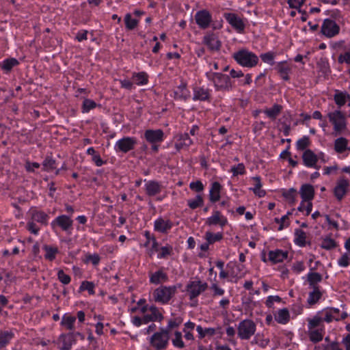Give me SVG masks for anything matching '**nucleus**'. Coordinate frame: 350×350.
I'll list each match as a JSON object with an SVG mask.
<instances>
[{"label": "nucleus", "instance_id": "6ab92c4d", "mask_svg": "<svg viewBox=\"0 0 350 350\" xmlns=\"http://www.w3.org/2000/svg\"><path fill=\"white\" fill-rule=\"evenodd\" d=\"M144 137L150 144L161 143L164 139V133L161 129H148L144 133Z\"/></svg>", "mask_w": 350, "mask_h": 350}, {"label": "nucleus", "instance_id": "20e7f679", "mask_svg": "<svg viewBox=\"0 0 350 350\" xmlns=\"http://www.w3.org/2000/svg\"><path fill=\"white\" fill-rule=\"evenodd\" d=\"M177 292L176 286L161 285L152 293L154 301L157 303L165 305L169 304L171 299Z\"/></svg>", "mask_w": 350, "mask_h": 350}, {"label": "nucleus", "instance_id": "f257e3e1", "mask_svg": "<svg viewBox=\"0 0 350 350\" xmlns=\"http://www.w3.org/2000/svg\"><path fill=\"white\" fill-rule=\"evenodd\" d=\"M321 320L319 315L307 319L308 336L310 340L314 343L321 341L325 334V325L321 323Z\"/></svg>", "mask_w": 350, "mask_h": 350}, {"label": "nucleus", "instance_id": "7c9ffc66", "mask_svg": "<svg viewBox=\"0 0 350 350\" xmlns=\"http://www.w3.org/2000/svg\"><path fill=\"white\" fill-rule=\"evenodd\" d=\"M295 243L299 247H304L307 244L310 245L311 242H306V233L301 229H295Z\"/></svg>", "mask_w": 350, "mask_h": 350}, {"label": "nucleus", "instance_id": "774afa93", "mask_svg": "<svg viewBox=\"0 0 350 350\" xmlns=\"http://www.w3.org/2000/svg\"><path fill=\"white\" fill-rule=\"evenodd\" d=\"M160 250L161 252L158 254L159 258H165L172 253V247L170 245L161 247Z\"/></svg>", "mask_w": 350, "mask_h": 350}, {"label": "nucleus", "instance_id": "7ed1b4c3", "mask_svg": "<svg viewBox=\"0 0 350 350\" xmlns=\"http://www.w3.org/2000/svg\"><path fill=\"white\" fill-rule=\"evenodd\" d=\"M232 57L238 64L246 68H253L256 66L259 62L258 57L254 53L245 49L239 50L234 53Z\"/></svg>", "mask_w": 350, "mask_h": 350}, {"label": "nucleus", "instance_id": "ea45409f", "mask_svg": "<svg viewBox=\"0 0 350 350\" xmlns=\"http://www.w3.org/2000/svg\"><path fill=\"white\" fill-rule=\"evenodd\" d=\"M252 179L255 182V184L254 187L251 189L253 191L254 193L258 197H264L266 195V191L263 189H261L262 183L260 177L256 176L253 177Z\"/></svg>", "mask_w": 350, "mask_h": 350}, {"label": "nucleus", "instance_id": "e2e57ef3", "mask_svg": "<svg viewBox=\"0 0 350 350\" xmlns=\"http://www.w3.org/2000/svg\"><path fill=\"white\" fill-rule=\"evenodd\" d=\"M310 144V138L308 136H304L297 142V149L299 150H304L309 146Z\"/></svg>", "mask_w": 350, "mask_h": 350}, {"label": "nucleus", "instance_id": "2eb2a0df", "mask_svg": "<svg viewBox=\"0 0 350 350\" xmlns=\"http://www.w3.org/2000/svg\"><path fill=\"white\" fill-rule=\"evenodd\" d=\"M29 215L33 222H38L44 226L49 224V215L36 207H31L29 211Z\"/></svg>", "mask_w": 350, "mask_h": 350}, {"label": "nucleus", "instance_id": "13d9d810", "mask_svg": "<svg viewBox=\"0 0 350 350\" xmlns=\"http://www.w3.org/2000/svg\"><path fill=\"white\" fill-rule=\"evenodd\" d=\"M336 242L330 237H325L323 239L321 247L325 250H329L336 247Z\"/></svg>", "mask_w": 350, "mask_h": 350}, {"label": "nucleus", "instance_id": "f3484780", "mask_svg": "<svg viewBox=\"0 0 350 350\" xmlns=\"http://www.w3.org/2000/svg\"><path fill=\"white\" fill-rule=\"evenodd\" d=\"M193 100L210 103L211 101V90L204 87H194L193 88Z\"/></svg>", "mask_w": 350, "mask_h": 350}, {"label": "nucleus", "instance_id": "f704fd0d", "mask_svg": "<svg viewBox=\"0 0 350 350\" xmlns=\"http://www.w3.org/2000/svg\"><path fill=\"white\" fill-rule=\"evenodd\" d=\"M347 99L350 100V95L347 92L336 90L335 94L334 96V100L335 103L339 107L345 105Z\"/></svg>", "mask_w": 350, "mask_h": 350}, {"label": "nucleus", "instance_id": "dca6fc26", "mask_svg": "<svg viewBox=\"0 0 350 350\" xmlns=\"http://www.w3.org/2000/svg\"><path fill=\"white\" fill-rule=\"evenodd\" d=\"M228 224L227 218L224 216L221 213L217 210H214L211 217H208L205 221V224L208 226H219L221 228Z\"/></svg>", "mask_w": 350, "mask_h": 350}, {"label": "nucleus", "instance_id": "bb28decb", "mask_svg": "<svg viewBox=\"0 0 350 350\" xmlns=\"http://www.w3.org/2000/svg\"><path fill=\"white\" fill-rule=\"evenodd\" d=\"M162 185L156 180H149L145 184L146 193L148 196H154L161 193Z\"/></svg>", "mask_w": 350, "mask_h": 350}, {"label": "nucleus", "instance_id": "79ce46f5", "mask_svg": "<svg viewBox=\"0 0 350 350\" xmlns=\"http://www.w3.org/2000/svg\"><path fill=\"white\" fill-rule=\"evenodd\" d=\"M270 342L269 338H265L263 334L258 333L252 340V345H257L261 348H265Z\"/></svg>", "mask_w": 350, "mask_h": 350}, {"label": "nucleus", "instance_id": "09e8293b", "mask_svg": "<svg viewBox=\"0 0 350 350\" xmlns=\"http://www.w3.org/2000/svg\"><path fill=\"white\" fill-rule=\"evenodd\" d=\"M329 309L332 312L334 321H339L340 320L345 319L348 317V313L347 312H341L339 308L329 307Z\"/></svg>", "mask_w": 350, "mask_h": 350}, {"label": "nucleus", "instance_id": "a18cd8bd", "mask_svg": "<svg viewBox=\"0 0 350 350\" xmlns=\"http://www.w3.org/2000/svg\"><path fill=\"white\" fill-rule=\"evenodd\" d=\"M144 236L146 239V241L144 243L145 247H148L150 242H152V250L154 251L159 250V243L152 234H151L149 231L146 230L144 232Z\"/></svg>", "mask_w": 350, "mask_h": 350}, {"label": "nucleus", "instance_id": "4c0bfd02", "mask_svg": "<svg viewBox=\"0 0 350 350\" xmlns=\"http://www.w3.org/2000/svg\"><path fill=\"white\" fill-rule=\"evenodd\" d=\"M14 334L12 331H0V348H4L14 338Z\"/></svg>", "mask_w": 350, "mask_h": 350}, {"label": "nucleus", "instance_id": "e433bc0d", "mask_svg": "<svg viewBox=\"0 0 350 350\" xmlns=\"http://www.w3.org/2000/svg\"><path fill=\"white\" fill-rule=\"evenodd\" d=\"M19 64V62L16 58H7L0 62V68L5 72H9L12 69Z\"/></svg>", "mask_w": 350, "mask_h": 350}, {"label": "nucleus", "instance_id": "412c9836", "mask_svg": "<svg viewBox=\"0 0 350 350\" xmlns=\"http://www.w3.org/2000/svg\"><path fill=\"white\" fill-rule=\"evenodd\" d=\"M149 277L150 283L155 285L167 282L169 280L167 273L163 271V268L159 269L154 273L150 272Z\"/></svg>", "mask_w": 350, "mask_h": 350}, {"label": "nucleus", "instance_id": "6e6d98bb", "mask_svg": "<svg viewBox=\"0 0 350 350\" xmlns=\"http://www.w3.org/2000/svg\"><path fill=\"white\" fill-rule=\"evenodd\" d=\"M172 342L175 347L183 349L185 347V343L183 340L182 333L179 331L174 332V338L172 340Z\"/></svg>", "mask_w": 350, "mask_h": 350}, {"label": "nucleus", "instance_id": "b1692460", "mask_svg": "<svg viewBox=\"0 0 350 350\" xmlns=\"http://www.w3.org/2000/svg\"><path fill=\"white\" fill-rule=\"evenodd\" d=\"M76 341L77 339L74 338L73 332L62 334L58 338V342L62 343V346L60 347L61 350H70Z\"/></svg>", "mask_w": 350, "mask_h": 350}, {"label": "nucleus", "instance_id": "4be33fe9", "mask_svg": "<svg viewBox=\"0 0 350 350\" xmlns=\"http://www.w3.org/2000/svg\"><path fill=\"white\" fill-rule=\"evenodd\" d=\"M150 314L144 315V323L147 324L150 322L159 321L161 322L164 317L161 312H160L159 308L155 306H151L149 308Z\"/></svg>", "mask_w": 350, "mask_h": 350}, {"label": "nucleus", "instance_id": "1a4fd4ad", "mask_svg": "<svg viewBox=\"0 0 350 350\" xmlns=\"http://www.w3.org/2000/svg\"><path fill=\"white\" fill-rule=\"evenodd\" d=\"M207 288L208 284L206 282H202L199 279L190 281L186 286V291L189 294V299L191 301L198 297Z\"/></svg>", "mask_w": 350, "mask_h": 350}, {"label": "nucleus", "instance_id": "0e129e2a", "mask_svg": "<svg viewBox=\"0 0 350 350\" xmlns=\"http://www.w3.org/2000/svg\"><path fill=\"white\" fill-rule=\"evenodd\" d=\"M95 285L92 282L83 281L80 286L81 291L87 290L90 295H94Z\"/></svg>", "mask_w": 350, "mask_h": 350}, {"label": "nucleus", "instance_id": "0eeeda50", "mask_svg": "<svg viewBox=\"0 0 350 350\" xmlns=\"http://www.w3.org/2000/svg\"><path fill=\"white\" fill-rule=\"evenodd\" d=\"M329 122L334 126V130L340 133L347 128L346 118L345 114L340 110H335L327 114Z\"/></svg>", "mask_w": 350, "mask_h": 350}, {"label": "nucleus", "instance_id": "423d86ee", "mask_svg": "<svg viewBox=\"0 0 350 350\" xmlns=\"http://www.w3.org/2000/svg\"><path fill=\"white\" fill-rule=\"evenodd\" d=\"M256 323L251 319L241 321L237 327V335L241 340H249L255 334Z\"/></svg>", "mask_w": 350, "mask_h": 350}, {"label": "nucleus", "instance_id": "2f4dec72", "mask_svg": "<svg viewBox=\"0 0 350 350\" xmlns=\"http://www.w3.org/2000/svg\"><path fill=\"white\" fill-rule=\"evenodd\" d=\"M322 280V275L317 272L310 271L307 275V281L309 284L310 288H311L319 287L318 283L321 282Z\"/></svg>", "mask_w": 350, "mask_h": 350}, {"label": "nucleus", "instance_id": "8fccbe9b", "mask_svg": "<svg viewBox=\"0 0 350 350\" xmlns=\"http://www.w3.org/2000/svg\"><path fill=\"white\" fill-rule=\"evenodd\" d=\"M196 331L198 333V338L200 339L204 338L206 335L211 336L215 334V328L208 327L204 329L201 325L196 327Z\"/></svg>", "mask_w": 350, "mask_h": 350}, {"label": "nucleus", "instance_id": "9d476101", "mask_svg": "<svg viewBox=\"0 0 350 350\" xmlns=\"http://www.w3.org/2000/svg\"><path fill=\"white\" fill-rule=\"evenodd\" d=\"M137 144V139L133 137H124L118 140L114 146L117 152L127 153L135 148Z\"/></svg>", "mask_w": 350, "mask_h": 350}, {"label": "nucleus", "instance_id": "c03bdc74", "mask_svg": "<svg viewBox=\"0 0 350 350\" xmlns=\"http://www.w3.org/2000/svg\"><path fill=\"white\" fill-rule=\"evenodd\" d=\"M133 79L137 85H144L148 82V75L145 72H134Z\"/></svg>", "mask_w": 350, "mask_h": 350}, {"label": "nucleus", "instance_id": "393cba45", "mask_svg": "<svg viewBox=\"0 0 350 350\" xmlns=\"http://www.w3.org/2000/svg\"><path fill=\"white\" fill-rule=\"evenodd\" d=\"M173 226L172 222L170 220H165L159 217L154 221V229L155 231L167 233Z\"/></svg>", "mask_w": 350, "mask_h": 350}, {"label": "nucleus", "instance_id": "603ef678", "mask_svg": "<svg viewBox=\"0 0 350 350\" xmlns=\"http://www.w3.org/2000/svg\"><path fill=\"white\" fill-rule=\"evenodd\" d=\"M96 103L93 100L85 98L82 104L81 111L83 113H88L90 110L96 108Z\"/></svg>", "mask_w": 350, "mask_h": 350}, {"label": "nucleus", "instance_id": "ddd939ff", "mask_svg": "<svg viewBox=\"0 0 350 350\" xmlns=\"http://www.w3.org/2000/svg\"><path fill=\"white\" fill-rule=\"evenodd\" d=\"M194 17L196 24L202 29H207L212 22V16L207 10L198 11Z\"/></svg>", "mask_w": 350, "mask_h": 350}, {"label": "nucleus", "instance_id": "69168bd1", "mask_svg": "<svg viewBox=\"0 0 350 350\" xmlns=\"http://www.w3.org/2000/svg\"><path fill=\"white\" fill-rule=\"evenodd\" d=\"M315 350H342L339 347L337 342H332L328 345H322V346L315 347Z\"/></svg>", "mask_w": 350, "mask_h": 350}, {"label": "nucleus", "instance_id": "58836bf2", "mask_svg": "<svg viewBox=\"0 0 350 350\" xmlns=\"http://www.w3.org/2000/svg\"><path fill=\"white\" fill-rule=\"evenodd\" d=\"M75 317L65 314L62 317L61 325L65 327L68 330H73L75 329Z\"/></svg>", "mask_w": 350, "mask_h": 350}, {"label": "nucleus", "instance_id": "c756f323", "mask_svg": "<svg viewBox=\"0 0 350 350\" xmlns=\"http://www.w3.org/2000/svg\"><path fill=\"white\" fill-rule=\"evenodd\" d=\"M221 186L219 182H214L211 184L209 191V200L211 202L215 203L220 199V192Z\"/></svg>", "mask_w": 350, "mask_h": 350}, {"label": "nucleus", "instance_id": "680f3d73", "mask_svg": "<svg viewBox=\"0 0 350 350\" xmlns=\"http://www.w3.org/2000/svg\"><path fill=\"white\" fill-rule=\"evenodd\" d=\"M230 172L232 173L233 176L243 175L245 174V165L243 163H241L237 165H233L231 167Z\"/></svg>", "mask_w": 350, "mask_h": 350}, {"label": "nucleus", "instance_id": "5fc2aeb1", "mask_svg": "<svg viewBox=\"0 0 350 350\" xmlns=\"http://www.w3.org/2000/svg\"><path fill=\"white\" fill-rule=\"evenodd\" d=\"M182 319L180 317L171 319L168 321L167 325L166 327L163 328V330H165L168 334L170 335V331L174 329L179 327V325L182 323Z\"/></svg>", "mask_w": 350, "mask_h": 350}, {"label": "nucleus", "instance_id": "864d4df0", "mask_svg": "<svg viewBox=\"0 0 350 350\" xmlns=\"http://www.w3.org/2000/svg\"><path fill=\"white\" fill-rule=\"evenodd\" d=\"M204 204L203 198L200 195H197L195 199L189 200L187 205L191 209H196L198 207L202 206Z\"/></svg>", "mask_w": 350, "mask_h": 350}, {"label": "nucleus", "instance_id": "6e6552de", "mask_svg": "<svg viewBox=\"0 0 350 350\" xmlns=\"http://www.w3.org/2000/svg\"><path fill=\"white\" fill-rule=\"evenodd\" d=\"M73 220L70 216L61 215L55 218L51 223V228L55 231L57 228L70 234L72 230Z\"/></svg>", "mask_w": 350, "mask_h": 350}, {"label": "nucleus", "instance_id": "4468645a", "mask_svg": "<svg viewBox=\"0 0 350 350\" xmlns=\"http://www.w3.org/2000/svg\"><path fill=\"white\" fill-rule=\"evenodd\" d=\"M224 17L238 33H243L244 31L245 23L237 14L234 13H224Z\"/></svg>", "mask_w": 350, "mask_h": 350}, {"label": "nucleus", "instance_id": "39448f33", "mask_svg": "<svg viewBox=\"0 0 350 350\" xmlns=\"http://www.w3.org/2000/svg\"><path fill=\"white\" fill-rule=\"evenodd\" d=\"M170 340L168 333L160 328L159 332L154 333L150 338V345L154 350H164L167 347Z\"/></svg>", "mask_w": 350, "mask_h": 350}, {"label": "nucleus", "instance_id": "aec40b11", "mask_svg": "<svg viewBox=\"0 0 350 350\" xmlns=\"http://www.w3.org/2000/svg\"><path fill=\"white\" fill-rule=\"evenodd\" d=\"M203 43L212 51H219L221 46V43L217 36L213 33L205 35L203 38Z\"/></svg>", "mask_w": 350, "mask_h": 350}, {"label": "nucleus", "instance_id": "a878e982", "mask_svg": "<svg viewBox=\"0 0 350 350\" xmlns=\"http://www.w3.org/2000/svg\"><path fill=\"white\" fill-rule=\"evenodd\" d=\"M288 252L282 250L277 249L269 252V260L273 264L283 262L288 257Z\"/></svg>", "mask_w": 350, "mask_h": 350}, {"label": "nucleus", "instance_id": "c85d7f7f", "mask_svg": "<svg viewBox=\"0 0 350 350\" xmlns=\"http://www.w3.org/2000/svg\"><path fill=\"white\" fill-rule=\"evenodd\" d=\"M176 99L186 100L190 97V92L187 88V83L182 81L174 92Z\"/></svg>", "mask_w": 350, "mask_h": 350}, {"label": "nucleus", "instance_id": "72a5a7b5", "mask_svg": "<svg viewBox=\"0 0 350 350\" xmlns=\"http://www.w3.org/2000/svg\"><path fill=\"white\" fill-rule=\"evenodd\" d=\"M275 320L280 324L285 325L290 321V314L287 308L280 309L275 314Z\"/></svg>", "mask_w": 350, "mask_h": 350}, {"label": "nucleus", "instance_id": "37998d69", "mask_svg": "<svg viewBox=\"0 0 350 350\" xmlns=\"http://www.w3.org/2000/svg\"><path fill=\"white\" fill-rule=\"evenodd\" d=\"M206 241L210 243L211 245L219 242L224 238V234L222 232H219L217 233H213L210 231H207L204 235Z\"/></svg>", "mask_w": 350, "mask_h": 350}, {"label": "nucleus", "instance_id": "473e14b6", "mask_svg": "<svg viewBox=\"0 0 350 350\" xmlns=\"http://www.w3.org/2000/svg\"><path fill=\"white\" fill-rule=\"evenodd\" d=\"M283 107L279 104H274L271 108H266L264 113L272 120H274L281 113Z\"/></svg>", "mask_w": 350, "mask_h": 350}, {"label": "nucleus", "instance_id": "bf43d9fd", "mask_svg": "<svg viewBox=\"0 0 350 350\" xmlns=\"http://www.w3.org/2000/svg\"><path fill=\"white\" fill-rule=\"evenodd\" d=\"M283 196L288 200L289 203L293 204L295 202L297 196V190L294 188H291L283 192Z\"/></svg>", "mask_w": 350, "mask_h": 350}, {"label": "nucleus", "instance_id": "49530a36", "mask_svg": "<svg viewBox=\"0 0 350 350\" xmlns=\"http://www.w3.org/2000/svg\"><path fill=\"white\" fill-rule=\"evenodd\" d=\"M316 315L320 316V319H322L321 323H323L324 321L326 323H331L334 321L329 307L324 308L321 311L318 312Z\"/></svg>", "mask_w": 350, "mask_h": 350}, {"label": "nucleus", "instance_id": "de8ad7c7", "mask_svg": "<svg viewBox=\"0 0 350 350\" xmlns=\"http://www.w3.org/2000/svg\"><path fill=\"white\" fill-rule=\"evenodd\" d=\"M43 249L46 252L44 255L46 259L52 261L55 258L56 254L58 253L57 247L45 245Z\"/></svg>", "mask_w": 350, "mask_h": 350}, {"label": "nucleus", "instance_id": "3c124183", "mask_svg": "<svg viewBox=\"0 0 350 350\" xmlns=\"http://www.w3.org/2000/svg\"><path fill=\"white\" fill-rule=\"evenodd\" d=\"M138 20L133 18L130 13H127L124 17V23L127 30L134 29L138 25Z\"/></svg>", "mask_w": 350, "mask_h": 350}, {"label": "nucleus", "instance_id": "a211bd4d", "mask_svg": "<svg viewBox=\"0 0 350 350\" xmlns=\"http://www.w3.org/2000/svg\"><path fill=\"white\" fill-rule=\"evenodd\" d=\"M303 163L308 167L315 168L319 170L320 166L317 165L318 157L310 149H306L301 156Z\"/></svg>", "mask_w": 350, "mask_h": 350}, {"label": "nucleus", "instance_id": "338daca9", "mask_svg": "<svg viewBox=\"0 0 350 350\" xmlns=\"http://www.w3.org/2000/svg\"><path fill=\"white\" fill-rule=\"evenodd\" d=\"M57 278L63 284H68L71 281L70 275L66 274L62 269L57 271Z\"/></svg>", "mask_w": 350, "mask_h": 350}, {"label": "nucleus", "instance_id": "052dcab7", "mask_svg": "<svg viewBox=\"0 0 350 350\" xmlns=\"http://www.w3.org/2000/svg\"><path fill=\"white\" fill-rule=\"evenodd\" d=\"M275 57V53L269 51L265 53H262L260 55L262 61L265 63H267L269 65L273 66L274 64V58Z\"/></svg>", "mask_w": 350, "mask_h": 350}, {"label": "nucleus", "instance_id": "f03ea898", "mask_svg": "<svg viewBox=\"0 0 350 350\" xmlns=\"http://www.w3.org/2000/svg\"><path fill=\"white\" fill-rule=\"evenodd\" d=\"M207 79L213 83L216 91L229 92L232 89L230 78L221 72H207Z\"/></svg>", "mask_w": 350, "mask_h": 350}, {"label": "nucleus", "instance_id": "5701e85b", "mask_svg": "<svg viewBox=\"0 0 350 350\" xmlns=\"http://www.w3.org/2000/svg\"><path fill=\"white\" fill-rule=\"evenodd\" d=\"M275 69L283 80L286 81L290 80L289 74L291 72L292 66L287 62H278L275 65Z\"/></svg>", "mask_w": 350, "mask_h": 350}, {"label": "nucleus", "instance_id": "cd10ccee", "mask_svg": "<svg viewBox=\"0 0 350 350\" xmlns=\"http://www.w3.org/2000/svg\"><path fill=\"white\" fill-rule=\"evenodd\" d=\"M299 193L303 201H312L314 197V189L310 184L301 185Z\"/></svg>", "mask_w": 350, "mask_h": 350}, {"label": "nucleus", "instance_id": "f8f14e48", "mask_svg": "<svg viewBox=\"0 0 350 350\" xmlns=\"http://www.w3.org/2000/svg\"><path fill=\"white\" fill-rule=\"evenodd\" d=\"M349 181L345 176L340 177L336 182L333 192L336 198L341 201L349 191Z\"/></svg>", "mask_w": 350, "mask_h": 350}, {"label": "nucleus", "instance_id": "4d7b16f0", "mask_svg": "<svg viewBox=\"0 0 350 350\" xmlns=\"http://www.w3.org/2000/svg\"><path fill=\"white\" fill-rule=\"evenodd\" d=\"M43 170L52 171L56 168L55 160L51 157H46L42 163Z\"/></svg>", "mask_w": 350, "mask_h": 350}, {"label": "nucleus", "instance_id": "9b49d317", "mask_svg": "<svg viewBox=\"0 0 350 350\" xmlns=\"http://www.w3.org/2000/svg\"><path fill=\"white\" fill-rule=\"evenodd\" d=\"M321 33L328 38H333L340 32L339 25L330 18H325L321 27Z\"/></svg>", "mask_w": 350, "mask_h": 350}, {"label": "nucleus", "instance_id": "c9c22d12", "mask_svg": "<svg viewBox=\"0 0 350 350\" xmlns=\"http://www.w3.org/2000/svg\"><path fill=\"white\" fill-rule=\"evenodd\" d=\"M323 293L320 291L319 287L312 288V291L309 293L307 302L310 306L316 304L322 297Z\"/></svg>", "mask_w": 350, "mask_h": 350}, {"label": "nucleus", "instance_id": "a19ab883", "mask_svg": "<svg viewBox=\"0 0 350 350\" xmlns=\"http://www.w3.org/2000/svg\"><path fill=\"white\" fill-rule=\"evenodd\" d=\"M348 140L340 137L334 142V150L337 153H342L347 149Z\"/></svg>", "mask_w": 350, "mask_h": 350}]
</instances>
